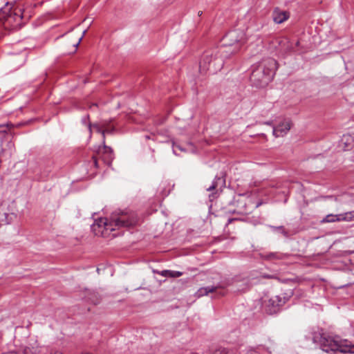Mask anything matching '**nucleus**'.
<instances>
[{
    "label": "nucleus",
    "mask_w": 354,
    "mask_h": 354,
    "mask_svg": "<svg viewBox=\"0 0 354 354\" xmlns=\"http://www.w3.org/2000/svg\"><path fill=\"white\" fill-rule=\"evenodd\" d=\"M202 14V12H198V15H201Z\"/></svg>",
    "instance_id": "nucleus-32"
},
{
    "label": "nucleus",
    "mask_w": 354,
    "mask_h": 354,
    "mask_svg": "<svg viewBox=\"0 0 354 354\" xmlns=\"http://www.w3.org/2000/svg\"><path fill=\"white\" fill-rule=\"evenodd\" d=\"M342 213L338 214H328L322 220L323 223L342 222Z\"/></svg>",
    "instance_id": "nucleus-13"
},
{
    "label": "nucleus",
    "mask_w": 354,
    "mask_h": 354,
    "mask_svg": "<svg viewBox=\"0 0 354 354\" xmlns=\"http://www.w3.org/2000/svg\"><path fill=\"white\" fill-rule=\"evenodd\" d=\"M86 32V30L83 31L82 37L79 39L78 42H77V44L75 45L76 46H77L80 44V43L81 40L82 39L83 37L84 36V35H85Z\"/></svg>",
    "instance_id": "nucleus-25"
},
{
    "label": "nucleus",
    "mask_w": 354,
    "mask_h": 354,
    "mask_svg": "<svg viewBox=\"0 0 354 354\" xmlns=\"http://www.w3.org/2000/svg\"><path fill=\"white\" fill-rule=\"evenodd\" d=\"M226 39H229L232 43L245 41V36L242 32L238 30H232L229 32L225 37Z\"/></svg>",
    "instance_id": "nucleus-9"
},
{
    "label": "nucleus",
    "mask_w": 354,
    "mask_h": 354,
    "mask_svg": "<svg viewBox=\"0 0 354 354\" xmlns=\"http://www.w3.org/2000/svg\"><path fill=\"white\" fill-rule=\"evenodd\" d=\"M101 155V158L103 160V161L106 164V165H111L112 160L113 158H110L109 160H108L109 159V154H100Z\"/></svg>",
    "instance_id": "nucleus-21"
},
{
    "label": "nucleus",
    "mask_w": 354,
    "mask_h": 354,
    "mask_svg": "<svg viewBox=\"0 0 354 354\" xmlns=\"http://www.w3.org/2000/svg\"><path fill=\"white\" fill-rule=\"evenodd\" d=\"M8 145L10 146V147H14V145H13L12 142H9V144H8Z\"/></svg>",
    "instance_id": "nucleus-29"
},
{
    "label": "nucleus",
    "mask_w": 354,
    "mask_h": 354,
    "mask_svg": "<svg viewBox=\"0 0 354 354\" xmlns=\"http://www.w3.org/2000/svg\"><path fill=\"white\" fill-rule=\"evenodd\" d=\"M342 220L344 222L354 221V210L342 213Z\"/></svg>",
    "instance_id": "nucleus-17"
},
{
    "label": "nucleus",
    "mask_w": 354,
    "mask_h": 354,
    "mask_svg": "<svg viewBox=\"0 0 354 354\" xmlns=\"http://www.w3.org/2000/svg\"><path fill=\"white\" fill-rule=\"evenodd\" d=\"M160 274L165 277L176 278L183 275V273L179 271L164 270L160 272Z\"/></svg>",
    "instance_id": "nucleus-15"
},
{
    "label": "nucleus",
    "mask_w": 354,
    "mask_h": 354,
    "mask_svg": "<svg viewBox=\"0 0 354 354\" xmlns=\"http://www.w3.org/2000/svg\"><path fill=\"white\" fill-rule=\"evenodd\" d=\"M229 53V50L223 48H214L205 51L200 61V71L201 73L209 71L211 73H216L221 71L224 64V58Z\"/></svg>",
    "instance_id": "nucleus-4"
},
{
    "label": "nucleus",
    "mask_w": 354,
    "mask_h": 354,
    "mask_svg": "<svg viewBox=\"0 0 354 354\" xmlns=\"http://www.w3.org/2000/svg\"><path fill=\"white\" fill-rule=\"evenodd\" d=\"M218 288V286L202 287L197 290V292H196V295L197 297L207 295L209 292H215Z\"/></svg>",
    "instance_id": "nucleus-11"
},
{
    "label": "nucleus",
    "mask_w": 354,
    "mask_h": 354,
    "mask_svg": "<svg viewBox=\"0 0 354 354\" xmlns=\"http://www.w3.org/2000/svg\"><path fill=\"white\" fill-rule=\"evenodd\" d=\"M290 17L288 12L282 10L278 8H275L272 12V19L276 24H281L286 21Z\"/></svg>",
    "instance_id": "nucleus-8"
},
{
    "label": "nucleus",
    "mask_w": 354,
    "mask_h": 354,
    "mask_svg": "<svg viewBox=\"0 0 354 354\" xmlns=\"http://www.w3.org/2000/svg\"><path fill=\"white\" fill-rule=\"evenodd\" d=\"M212 354H233L232 351H229L225 348H216Z\"/></svg>",
    "instance_id": "nucleus-19"
},
{
    "label": "nucleus",
    "mask_w": 354,
    "mask_h": 354,
    "mask_svg": "<svg viewBox=\"0 0 354 354\" xmlns=\"http://www.w3.org/2000/svg\"><path fill=\"white\" fill-rule=\"evenodd\" d=\"M247 354H259V353L254 350H250L248 351Z\"/></svg>",
    "instance_id": "nucleus-26"
},
{
    "label": "nucleus",
    "mask_w": 354,
    "mask_h": 354,
    "mask_svg": "<svg viewBox=\"0 0 354 354\" xmlns=\"http://www.w3.org/2000/svg\"><path fill=\"white\" fill-rule=\"evenodd\" d=\"M266 124H269V125H270V122H266Z\"/></svg>",
    "instance_id": "nucleus-33"
},
{
    "label": "nucleus",
    "mask_w": 354,
    "mask_h": 354,
    "mask_svg": "<svg viewBox=\"0 0 354 354\" xmlns=\"http://www.w3.org/2000/svg\"><path fill=\"white\" fill-rule=\"evenodd\" d=\"M351 137L350 136H344L341 142H343L346 146L345 147H348L347 146V143L349 142V140H351Z\"/></svg>",
    "instance_id": "nucleus-22"
},
{
    "label": "nucleus",
    "mask_w": 354,
    "mask_h": 354,
    "mask_svg": "<svg viewBox=\"0 0 354 354\" xmlns=\"http://www.w3.org/2000/svg\"><path fill=\"white\" fill-rule=\"evenodd\" d=\"M288 299L283 295H275L269 299L268 307L270 313L277 311V309L282 306L287 301Z\"/></svg>",
    "instance_id": "nucleus-6"
},
{
    "label": "nucleus",
    "mask_w": 354,
    "mask_h": 354,
    "mask_svg": "<svg viewBox=\"0 0 354 354\" xmlns=\"http://www.w3.org/2000/svg\"><path fill=\"white\" fill-rule=\"evenodd\" d=\"M277 68V63L268 58L252 66L250 81L256 87H264L270 82Z\"/></svg>",
    "instance_id": "nucleus-2"
},
{
    "label": "nucleus",
    "mask_w": 354,
    "mask_h": 354,
    "mask_svg": "<svg viewBox=\"0 0 354 354\" xmlns=\"http://www.w3.org/2000/svg\"><path fill=\"white\" fill-rule=\"evenodd\" d=\"M269 227L273 231V232H279L281 234H283L285 237H288V232L287 230H285V228L283 227V226H273V225H270Z\"/></svg>",
    "instance_id": "nucleus-18"
},
{
    "label": "nucleus",
    "mask_w": 354,
    "mask_h": 354,
    "mask_svg": "<svg viewBox=\"0 0 354 354\" xmlns=\"http://www.w3.org/2000/svg\"><path fill=\"white\" fill-rule=\"evenodd\" d=\"M287 257V255L283 253L280 252H270L265 255L264 258L265 259L268 260H272V259H277V260H282L285 259Z\"/></svg>",
    "instance_id": "nucleus-14"
},
{
    "label": "nucleus",
    "mask_w": 354,
    "mask_h": 354,
    "mask_svg": "<svg viewBox=\"0 0 354 354\" xmlns=\"http://www.w3.org/2000/svg\"><path fill=\"white\" fill-rule=\"evenodd\" d=\"M290 129V122L288 120H284L281 123L279 124L277 127H273V135L275 137H283Z\"/></svg>",
    "instance_id": "nucleus-7"
},
{
    "label": "nucleus",
    "mask_w": 354,
    "mask_h": 354,
    "mask_svg": "<svg viewBox=\"0 0 354 354\" xmlns=\"http://www.w3.org/2000/svg\"><path fill=\"white\" fill-rule=\"evenodd\" d=\"M94 106H97V104H92V106H91V108L94 107Z\"/></svg>",
    "instance_id": "nucleus-31"
},
{
    "label": "nucleus",
    "mask_w": 354,
    "mask_h": 354,
    "mask_svg": "<svg viewBox=\"0 0 354 354\" xmlns=\"http://www.w3.org/2000/svg\"><path fill=\"white\" fill-rule=\"evenodd\" d=\"M103 143H104V145L102 148L99 149L98 153L99 154H109L108 160H109L110 158H113V153L112 149L104 145V140H103Z\"/></svg>",
    "instance_id": "nucleus-16"
},
{
    "label": "nucleus",
    "mask_w": 354,
    "mask_h": 354,
    "mask_svg": "<svg viewBox=\"0 0 354 354\" xmlns=\"http://www.w3.org/2000/svg\"><path fill=\"white\" fill-rule=\"evenodd\" d=\"M15 217L8 203L4 202L0 204V225L10 223Z\"/></svg>",
    "instance_id": "nucleus-5"
},
{
    "label": "nucleus",
    "mask_w": 354,
    "mask_h": 354,
    "mask_svg": "<svg viewBox=\"0 0 354 354\" xmlns=\"http://www.w3.org/2000/svg\"><path fill=\"white\" fill-rule=\"evenodd\" d=\"M177 148L179 150H180V151H183V149L180 147H179L178 145H174L173 146V151H174V153H176V149Z\"/></svg>",
    "instance_id": "nucleus-23"
},
{
    "label": "nucleus",
    "mask_w": 354,
    "mask_h": 354,
    "mask_svg": "<svg viewBox=\"0 0 354 354\" xmlns=\"http://www.w3.org/2000/svg\"><path fill=\"white\" fill-rule=\"evenodd\" d=\"M109 129H105V130H103V131H102V135H103V138H104V134H105L106 133H109Z\"/></svg>",
    "instance_id": "nucleus-27"
},
{
    "label": "nucleus",
    "mask_w": 354,
    "mask_h": 354,
    "mask_svg": "<svg viewBox=\"0 0 354 354\" xmlns=\"http://www.w3.org/2000/svg\"><path fill=\"white\" fill-rule=\"evenodd\" d=\"M137 221V217L133 212L119 209L111 214L109 221L106 218L95 220L91 225V229L96 236L114 237L116 234L112 232L116 228L131 227L136 225Z\"/></svg>",
    "instance_id": "nucleus-1"
},
{
    "label": "nucleus",
    "mask_w": 354,
    "mask_h": 354,
    "mask_svg": "<svg viewBox=\"0 0 354 354\" xmlns=\"http://www.w3.org/2000/svg\"><path fill=\"white\" fill-rule=\"evenodd\" d=\"M92 160H93V162L94 166L95 167H97L98 165H97V158L95 156H93L92 157Z\"/></svg>",
    "instance_id": "nucleus-24"
},
{
    "label": "nucleus",
    "mask_w": 354,
    "mask_h": 354,
    "mask_svg": "<svg viewBox=\"0 0 354 354\" xmlns=\"http://www.w3.org/2000/svg\"><path fill=\"white\" fill-rule=\"evenodd\" d=\"M88 119V115H87L86 118L82 119V121L84 124L86 123V120Z\"/></svg>",
    "instance_id": "nucleus-28"
},
{
    "label": "nucleus",
    "mask_w": 354,
    "mask_h": 354,
    "mask_svg": "<svg viewBox=\"0 0 354 354\" xmlns=\"http://www.w3.org/2000/svg\"><path fill=\"white\" fill-rule=\"evenodd\" d=\"M248 211H250V209H248V208H245V212H245V213H247Z\"/></svg>",
    "instance_id": "nucleus-30"
},
{
    "label": "nucleus",
    "mask_w": 354,
    "mask_h": 354,
    "mask_svg": "<svg viewBox=\"0 0 354 354\" xmlns=\"http://www.w3.org/2000/svg\"><path fill=\"white\" fill-rule=\"evenodd\" d=\"M21 19L22 16L20 10L18 11L15 10L13 13L11 12L5 17H1V10H0V19H4L6 21L10 23L12 22V19H14L16 22H18Z\"/></svg>",
    "instance_id": "nucleus-10"
},
{
    "label": "nucleus",
    "mask_w": 354,
    "mask_h": 354,
    "mask_svg": "<svg viewBox=\"0 0 354 354\" xmlns=\"http://www.w3.org/2000/svg\"><path fill=\"white\" fill-rule=\"evenodd\" d=\"M313 340L319 344L322 351L328 353L330 351H339L341 353H354V344H348L346 339H341L338 337H330L322 333H314Z\"/></svg>",
    "instance_id": "nucleus-3"
},
{
    "label": "nucleus",
    "mask_w": 354,
    "mask_h": 354,
    "mask_svg": "<svg viewBox=\"0 0 354 354\" xmlns=\"http://www.w3.org/2000/svg\"><path fill=\"white\" fill-rule=\"evenodd\" d=\"M221 180L220 177H216L214 180L212 181V185L207 188V191L210 192L214 190L218 186V181Z\"/></svg>",
    "instance_id": "nucleus-20"
},
{
    "label": "nucleus",
    "mask_w": 354,
    "mask_h": 354,
    "mask_svg": "<svg viewBox=\"0 0 354 354\" xmlns=\"http://www.w3.org/2000/svg\"><path fill=\"white\" fill-rule=\"evenodd\" d=\"M335 201L344 203H354V194L345 193L336 197Z\"/></svg>",
    "instance_id": "nucleus-12"
}]
</instances>
